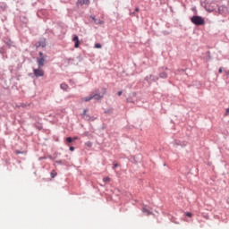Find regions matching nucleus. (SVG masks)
<instances>
[{
  "label": "nucleus",
  "mask_w": 229,
  "mask_h": 229,
  "mask_svg": "<svg viewBox=\"0 0 229 229\" xmlns=\"http://www.w3.org/2000/svg\"><path fill=\"white\" fill-rule=\"evenodd\" d=\"M97 24H103V21H98L97 22Z\"/></svg>",
  "instance_id": "393cba45"
},
{
  "label": "nucleus",
  "mask_w": 229,
  "mask_h": 229,
  "mask_svg": "<svg viewBox=\"0 0 229 229\" xmlns=\"http://www.w3.org/2000/svg\"><path fill=\"white\" fill-rule=\"evenodd\" d=\"M92 100V95H90L89 97H86L81 98V101H85L86 103Z\"/></svg>",
  "instance_id": "9d476101"
},
{
  "label": "nucleus",
  "mask_w": 229,
  "mask_h": 229,
  "mask_svg": "<svg viewBox=\"0 0 229 229\" xmlns=\"http://www.w3.org/2000/svg\"><path fill=\"white\" fill-rule=\"evenodd\" d=\"M228 10V8H226V6H220L218 7V13L222 14L225 13V12H226Z\"/></svg>",
  "instance_id": "0eeeda50"
},
{
  "label": "nucleus",
  "mask_w": 229,
  "mask_h": 229,
  "mask_svg": "<svg viewBox=\"0 0 229 229\" xmlns=\"http://www.w3.org/2000/svg\"><path fill=\"white\" fill-rule=\"evenodd\" d=\"M116 167H119V165L115 163L113 165V169H116Z\"/></svg>",
  "instance_id": "6ab92c4d"
},
{
  "label": "nucleus",
  "mask_w": 229,
  "mask_h": 229,
  "mask_svg": "<svg viewBox=\"0 0 229 229\" xmlns=\"http://www.w3.org/2000/svg\"><path fill=\"white\" fill-rule=\"evenodd\" d=\"M72 41L75 42L74 47H80V38L78 36H74Z\"/></svg>",
  "instance_id": "423d86ee"
},
{
  "label": "nucleus",
  "mask_w": 229,
  "mask_h": 229,
  "mask_svg": "<svg viewBox=\"0 0 229 229\" xmlns=\"http://www.w3.org/2000/svg\"><path fill=\"white\" fill-rule=\"evenodd\" d=\"M92 99H96L97 101H99V99H101V98H103V96L99 95V94H95V95H91Z\"/></svg>",
  "instance_id": "6e6552de"
},
{
  "label": "nucleus",
  "mask_w": 229,
  "mask_h": 229,
  "mask_svg": "<svg viewBox=\"0 0 229 229\" xmlns=\"http://www.w3.org/2000/svg\"><path fill=\"white\" fill-rule=\"evenodd\" d=\"M83 4L89 6V4H90V0H78L76 3L77 6H83Z\"/></svg>",
  "instance_id": "20e7f679"
},
{
  "label": "nucleus",
  "mask_w": 229,
  "mask_h": 229,
  "mask_svg": "<svg viewBox=\"0 0 229 229\" xmlns=\"http://www.w3.org/2000/svg\"><path fill=\"white\" fill-rule=\"evenodd\" d=\"M142 212H143L144 214H147L148 216H149V214H150L149 210H148V208H142Z\"/></svg>",
  "instance_id": "4468645a"
},
{
  "label": "nucleus",
  "mask_w": 229,
  "mask_h": 229,
  "mask_svg": "<svg viewBox=\"0 0 229 229\" xmlns=\"http://www.w3.org/2000/svg\"><path fill=\"white\" fill-rule=\"evenodd\" d=\"M78 140V137H74L73 139H72V140Z\"/></svg>",
  "instance_id": "bb28decb"
},
{
  "label": "nucleus",
  "mask_w": 229,
  "mask_h": 229,
  "mask_svg": "<svg viewBox=\"0 0 229 229\" xmlns=\"http://www.w3.org/2000/svg\"><path fill=\"white\" fill-rule=\"evenodd\" d=\"M33 72H34V76H36V78H40V77L44 76V70L42 69V67L34 69Z\"/></svg>",
  "instance_id": "7ed1b4c3"
},
{
  "label": "nucleus",
  "mask_w": 229,
  "mask_h": 229,
  "mask_svg": "<svg viewBox=\"0 0 229 229\" xmlns=\"http://www.w3.org/2000/svg\"><path fill=\"white\" fill-rule=\"evenodd\" d=\"M92 19H93V21H96V18H95V17H93Z\"/></svg>",
  "instance_id": "c85d7f7f"
},
{
  "label": "nucleus",
  "mask_w": 229,
  "mask_h": 229,
  "mask_svg": "<svg viewBox=\"0 0 229 229\" xmlns=\"http://www.w3.org/2000/svg\"><path fill=\"white\" fill-rule=\"evenodd\" d=\"M206 219H208V216H205Z\"/></svg>",
  "instance_id": "c756f323"
},
{
  "label": "nucleus",
  "mask_w": 229,
  "mask_h": 229,
  "mask_svg": "<svg viewBox=\"0 0 229 229\" xmlns=\"http://www.w3.org/2000/svg\"><path fill=\"white\" fill-rule=\"evenodd\" d=\"M58 174L56 173V171L55 170H52L51 173H50V176L51 178H55Z\"/></svg>",
  "instance_id": "ddd939ff"
},
{
  "label": "nucleus",
  "mask_w": 229,
  "mask_h": 229,
  "mask_svg": "<svg viewBox=\"0 0 229 229\" xmlns=\"http://www.w3.org/2000/svg\"><path fill=\"white\" fill-rule=\"evenodd\" d=\"M66 140H67L68 142H72V138L68 137V138L66 139Z\"/></svg>",
  "instance_id": "aec40b11"
},
{
  "label": "nucleus",
  "mask_w": 229,
  "mask_h": 229,
  "mask_svg": "<svg viewBox=\"0 0 229 229\" xmlns=\"http://www.w3.org/2000/svg\"><path fill=\"white\" fill-rule=\"evenodd\" d=\"M70 151H74V147H70Z\"/></svg>",
  "instance_id": "b1692460"
},
{
  "label": "nucleus",
  "mask_w": 229,
  "mask_h": 229,
  "mask_svg": "<svg viewBox=\"0 0 229 229\" xmlns=\"http://www.w3.org/2000/svg\"><path fill=\"white\" fill-rule=\"evenodd\" d=\"M205 9L207 10V12H214L215 10L217 9V3L216 2H210L208 3L205 6Z\"/></svg>",
  "instance_id": "f03ea898"
},
{
  "label": "nucleus",
  "mask_w": 229,
  "mask_h": 229,
  "mask_svg": "<svg viewBox=\"0 0 229 229\" xmlns=\"http://www.w3.org/2000/svg\"><path fill=\"white\" fill-rule=\"evenodd\" d=\"M111 181H112V179L110 177H104L103 178V182L104 183H110Z\"/></svg>",
  "instance_id": "9b49d317"
},
{
  "label": "nucleus",
  "mask_w": 229,
  "mask_h": 229,
  "mask_svg": "<svg viewBox=\"0 0 229 229\" xmlns=\"http://www.w3.org/2000/svg\"><path fill=\"white\" fill-rule=\"evenodd\" d=\"M44 56V54L42 52H39V58H42Z\"/></svg>",
  "instance_id": "412c9836"
},
{
  "label": "nucleus",
  "mask_w": 229,
  "mask_h": 229,
  "mask_svg": "<svg viewBox=\"0 0 229 229\" xmlns=\"http://www.w3.org/2000/svg\"><path fill=\"white\" fill-rule=\"evenodd\" d=\"M87 112H89V110L84 109L83 113L81 114L82 119H89V115H87Z\"/></svg>",
  "instance_id": "1a4fd4ad"
},
{
  "label": "nucleus",
  "mask_w": 229,
  "mask_h": 229,
  "mask_svg": "<svg viewBox=\"0 0 229 229\" xmlns=\"http://www.w3.org/2000/svg\"><path fill=\"white\" fill-rule=\"evenodd\" d=\"M118 96H123V91H118Z\"/></svg>",
  "instance_id": "5701e85b"
},
{
  "label": "nucleus",
  "mask_w": 229,
  "mask_h": 229,
  "mask_svg": "<svg viewBox=\"0 0 229 229\" xmlns=\"http://www.w3.org/2000/svg\"><path fill=\"white\" fill-rule=\"evenodd\" d=\"M37 63H38V67H44V64H46V58L44 56L38 57Z\"/></svg>",
  "instance_id": "39448f33"
},
{
  "label": "nucleus",
  "mask_w": 229,
  "mask_h": 229,
  "mask_svg": "<svg viewBox=\"0 0 229 229\" xmlns=\"http://www.w3.org/2000/svg\"><path fill=\"white\" fill-rule=\"evenodd\" d=\"M88 146H90V143H89Z\"/></svg>",
  "instance_id": "7c9ffc66"
},
{
  "label": "nucleus",
  "mask_w": 229,
  "mask_h": 229,
  "mask_svg": "<svg viewBox=\"0 0 229 229\" xmlns=\"http://www.w3.org/2000/svg\"><path fill=\"white\" fill-rule=\"evenodd\" d=\"M185 216H187V217H192V213L186 212Z\"/></svg>",
  "instance_id": "f3484780"
},
{
  "label": "nucleus",
  "mask_w": 229,
  "mask_h": 229,
  "mask_svg": "<svg viewBox=\"0 0 229 229\" xmlns=\"http://www.w3.org/2000/svg\"><path fill=\"white\" fill-rule=\"evenodd\" d=\"M135 12H139V8H136V9H135Z\"/></svg>",
  "instance_id": "cd10ccee"
},
{
  "label": "nucleus",
  "mask_w": 229,
  "mask_h": 229,
  "mask_svg": "<svg viewBox=\"0 0 229 229\" xmlns=\"http://www.w3.org/2000/svg\"><path fill=\"white\" fill-rule=\"evenodd\" d=\"M160 78H167V73L166 72H161L159 74Z\"/></svg>",
  "instance_id": "2eb2a0df"
},
{
  "label": "nucleus",
  "mask_w": 229,
  "mask_h": 229,
  "mask_svg": "<svg viewBox=\"0 0 229 229\" xmlns=\"http://www.w3.org/2000/svg\"><path fill=\"white\" fill-rule=\"evenodd\" d=\"M218 72L221 74V72H223V68H219Z\"/></svg>",
  "instance_id": "4be33fe9"
},
{
  "label": "nucleus",
  "mask_w": 229,
  "mask_h": 229,
  "mask_svg": "<svg viewBox=\"0 0 229 229\" xmlns=\"http://www.w3.org/2000/svg\"><path fill=\"white\" fill-rule=\"evenodd\" d=\"M39 46H41V47H46V41L41 42Z\"/></svg>",
  "instance_id": "a211bd4d"
},
{
  "label": "nucleus",
  "mask_w": 229,
  "mask_h": 229,
  "mask_svg": "<svg viewBox=\"0 0 229 229\" xmlns=\"http://www.w3.org/2000/svg\"><path fill=\"white\" fill-rule=\"evenodd\" d=\"M95 47H96V49H101L102 46L99 43H96Z\"/></svg>",
  "instance_id": "dca6fc26"
},
{
  "label": "nucleus",
  "mask_w": 229,
  "mask_h": 229,
  "mask_svg": "<svg viewBox=\"0 0 229 229\" xmlns=\"http://www.w3.org/2000/svg\"><path fill=\"white\" fill-rule=\"evenodd\" d=\"M61 89L63 90H67V89H69V85L65 84V83H62L61 84Z\"/></svg>",
  "instance_id": "f8f14e48"
},
{
  "label": "nucleus",
  "mask_w": 229,
  "mask_h": 229,
  "mask_svg": "<svg viewBox=\"0 0 229 229\" xmlns=\"http://www.w3.org/2000/svg\"><path fill=\"white\" fill-rule=\"evenodd\" d=\"M191 21L195 26H203L205 24V19L201 16H193L191 18Z\"/></svg>",
  "instance_id": "f257e3e1"
},
{
  "label": "nucleus",
  "mask_w": 229,
  "mask_h": 229,
  "mask_svg": "<svg viewBox=\"0 0 229 229\" xmlns=\"http://www.w3.org/2000/svg\"><path fill=\"white\" fill-rule=\"evenodd\" d=\"M19 154H21V151L16 150V155H19Z\"/></svg>",
  "instance_id": "a878e982"
}]
</instances>
